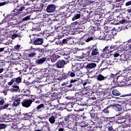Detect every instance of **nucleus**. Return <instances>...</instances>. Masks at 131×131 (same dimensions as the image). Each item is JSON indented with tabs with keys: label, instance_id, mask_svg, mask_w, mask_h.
<instances>
[{
	"label": "nucleus",
	"instance_id": "nucleus-33",
	"mask_svg": "<svg viewBox=\"0 0 131 131\" xmlns=\"http://www.w3.org/2000/svg\"><path fill=\"white\" fill-rule=\"evenodd\" d=\"M112 106H111V104L107 106V107L106 108H105L104 109H103L102 112V113H104L105 114H108L110 113V110H109V108L110 107H111Z\"/></svg>",
	"mask_w": 131,
	"mask_h": 131
},
{
	"label": "nucleus",
	"instance_id": "nucleus-3",
	"mask_svg": "<svg viewBox=\"0 0 131 131\" xmlns=\"http://www.w3.org/2000/svg\"><path fill=\"white\" fill-rule=\"evenodd\" d=\"M67 62L64 60L59 59L55 63V66L58 69H62L64 68Z\"/></svg>",
	"mask_w": 131,
	"mask_h": 131
},
{
	"label": "nucleus",
	"instance_id": "nucleus-59",
	"mask_svg": "<svg viewBox=\"0 0 131 131\" xmlns=\"http://www.w3.org/2000/svg\"><path fill=\"white\" fill-rule=\"evenodd\" d=\"M129 71H131V66H130V67H128L127 68H126L125 70H123L124 73L127 72Z\"/></svg>",
	"mask_w": 131,
	"mask_h": 131
},
{
	"label": "nucleus",
	"instance_id": "nucleus-4",
	"mask_svg": "<svg viewBox=\"0 0 131 131\" xmlns=\"http://www.w3.org/2000/svg\"><path fill=\"white\" fill-rule=\"evenodd\" d=\"M40 53V51L38 49H35L30 54H28V58L32 59L33 58L36 57L39 55Z\"/></svg>",
	"mask_w": 131,
	"mask_h": 131
},
{
	"label": "nucleus",
	"instance_id": "nucleus-34",
	"mask_svg": "<svg viewBox=\"0 0 131 131\" xmlns=\"http://www.w3.org/2000/svg\"><path fill=\"white\" fill-rule=\"evenodd\" d=\"M68 116L70 122H72L74 120L75 115L74 114L71 113L68 115Z\"/></svg>",
	"mask_w": 131,
	"mask_h": 131
},
{
	"label": "nucleus",
	"instance_id": "nucleus-36",
	"mask_svg": "<svg viewBox=\"0 0 131 131\" xmlns=\"http://www.w3.org/2000/svg\"><path fill=\"white\" fill-rule=\"evenodd\" d=\"M19 104H20V101L17 98L15 99V100H14V101H13V103H12V105H13V106H17L19 105Z\"/></svg>",
	"mask_w": 131,
	"mask_h": 131
},
{
	"label": "nucleus",
	"instance_id": "nucleus-14",
	"mask_svg": "<svg viewBox=\"0 0 131 131\" xmlns=\"http://www.w3.org/2000/svg\"><path fill=\"white\" fill-rule=\"evenodd\" d=\"M111 106L116 112H120L122 111V106L121 105H120L119 104L113 103L111 104Z\"/></svg>",
	"mask_w": 131,
	"mask_h": 131
},
{
	"label": "nucleus",
	"instance_id": "nucleus-16",
	"mask_svg": "<svg viewBox=\"0 0 131 131\" xmlns=\"http://www.w3.org/2000/svg\"><path fill=\"white\" fill-rule=\"evenodd\" d=\"M91 50H92L91 53L93 56H96L99 54V50L97 48L96 45H93Z\"/></svg>",
	"mask_w": 131,
	"mask_h": 131
},
{
	"label": "nucleus",
	"instance_id": "nucleus-52",
	"mask_svg": "<svg viewBox=\"0 0 131 131\" xmlns=\"http://www.w3.org/2000/svg\"><path fill=\"white\" fill-rule=\"evenodd\" d=\"M24 93H25V95L24 96H28L31 93V91L29 90H26V91H24Z\"/></svg>",
	"mask_w": 131,
	"mask_h": 131
},
{
	"label": "nucleus",
	"instance_id": "nucleus-61",
	"mask_svg": "<svg viewBox=\"0 0 131 131\" xmlns=\"http://www.w3.org/2000/svg\"><path fill=\"white\" fill-rule=\"evenodd\" d=\"M84 91L85 92H87V91H90L91 90V86H88L86 87L84 86Z\"/></svg>",
	"mask_w": 131,
	"mask_h": 131
},
{
	"label": "nucleus",
	"instance_id": "nucleus-22",
	"mask_svg": "<svg viewBox=\"0 0 131 131\" xmlns=\"http://www.w3.org/2000/svg\"><path fill=\"white\" fill-rule=\"evenodd\" d=\"M120 56L121 60L125 61V60H128V59H129V55H128L125 53H124L122 54H120Z\"/></svg>",
	"mask_w": 131,
	"mask_h": 131
},
{
	"label": "nucleus",
	"instance_id": "nucleus-21",
	"mask_svg": "<svg viewBox=\"0 0 131 131\" xmlns=\"http://www.w3.org/2000/svg\"><path fill=\"white\" fill-rule=\"evenodd\" d=\"M69 78V74L67 73H63L61 74L59 78V80L60 81H63L66 80L67 78Z\"/></svg>",
	"mask_w": 131,
	"mask_h": 131
},
{
	"label": "nucleus",
	"instance_id": "nucleus-18",
	"mask_svg": "<svg viewBox=\"0 0 131 131\" xmlns=\"http://www.w3.org/2000/svg\"><path fill=\"white\" fill-rule=\"evenodd\" d=\"M60 57L61 56L59 55L58 54H53L50 57L51 62H55L58 58H60Z\"/></svg>",
	"mask_w": 131,
	"mask_h": 131
},
{
	"label": "nucleus",
	"instance_id": "nucleus-50",
	"mask_svg": "<svg viewBox=\"0 0 131 131\" xmlns=\"http://www.w3.org/2000/svg\"><path fill=\"white\" fill-rule=\"evenodd\" d=\"M90 17V15H87L86 16V17L87 18H84L83 19V23H82V24H83L84 23H86L87 21H90V18H89V17Z\"/></svg>",
	"mask_w": 131,
	"mask_h": 131
},
{
	"label": "nucleus",
	"instance_id": "nucleus-57",
	"mask_svg": "<svg viewBox=\"0 0 131 131\" xmlns=\"http://www.w3.org/2000/svg\"><path fill=\"white\" fill-rule=\"evenodd\" d=\"M38 117L39 119L42 120V119H48L49 118V117L48 116H46L45 117H42L41 116H38Z\"/></svg>",
	"mask_w": 131,
	"mask_h": 131
},
{
	"label": "nucleus",
	"instance_id": "nucleus-51",
	"mask_svg": "<svg viewBox=\"0 0 131 131\" xmlns=\"http://www.w3.org/2000/svg\"><path fill=\"white\" fill-rule=\"evenodd\" d=\"M32 115H33V114L31 112L25 114V116L27 118H31V117H32Z\"/></svg>",
	"mask_w": 131,
	"mask_h": 131
},
{
	"label": "nucleus",
	"instance_id": "nucleus-29",
	"mask_svg": "<svg viewBox=\"0 0 131 131\" xmlns=\"http://www.w3.org/2000/svg\"><path fill=\"white\" fill-rule=\"evenodd\" d=\"M16 13L15 12H14V11H12V13L10 14V15H8L7 17V18H8V20H11L12 19H14V17L15 16H18V15H15Z\"/></svg>",
	"mask_w": 131,
	"mask_h": 131
},
{
	"label": "nucleus",
	"instance_id": "nucleus-45",
	"mask_svg": "<svg viewBox=\"0 0 131 131\" xmlns=\"http://www.w3.org/2000/svg\"><path fill=\"white\" fill-rule=\"evenodd\" d=\"M41 131H51L50 127H41Z\"/></svg>",
	"mask_w": 131,
	"mask_h": 131
},
{
	"label": "nucleus",
	"instance_id": "nucleus-13",
	"mask_svg": "<svg viewBox=\"0 0 131 131\" xmlns=\"http://www.w3.org/2000/svg\"><path fill=\"white\" fill-rule=\"evenodd\" d=\"M56 6L53 4H50L47 7L46 11L48 13H52L55 11Z\"/></svg>",
	"mask_w": 131,
	"mask_h": 131
},
{
	"label": "nucleus",
	"instance_id": "nucleus-48",
	"mask_svg": "<svg viewBox=\"0 0 131 131\" xmlns=\"http://www.w3.org/2000/svg\"><path fill=\"white\" fill-rule=\"evenodd\" d=\"M9 105H10L9 104H6L5 105L0 106V110L2 111L3 110L7 109L8 108Z\"/></svg>",
	"mask_w": 131,
	"mask_h": 131
},
{
	"label": "nucleus",
	"instance_id": "nucleus-53",
	"mask_svg": "<svg viewBox=\"0 0 131 131\" xmlns=\"http://www.w3.org/2000/svg\"><path fill=\"white\" fill-rule=\"evenodd\" d=\"M75 99H76V102L81 101L83 99L82 96H78L77 97H76Z\"/></svg>",
	"mask_w": 131,
	"mask_h": 131
},
{
	"label": "nucleus",
	"instance_id": "nucleus-56",
	"mask_svg": "<svg viewBox=\"0 0 131 131\" xmlns=\"http://www.w3.org/2000/svg\"><path fill=\"white\" fill-rule=\"evenodd\" d=\"M6 124L1 123L0 124V129H4V128H6Z\"/></svg>",
	"mask_w": 131,
	"mask_h": 131
},
{
	"label": "nucleus",
	"instance_id": "nucleus-8",
	"mask_svg": "<svg viewBox=\"0 0 131 131\" xmlns=\"http://www.w3.org/2000/svg\"><path fill=\"white\" fill-rule=\"evenodd\" d=\"M112 58L110 57L109 60H103L101 62V66L103 67H104V68H106V69L108 68V66H111L113 64V62H114V60H113L111 59Z\"/></svg>",
	"mask_w": 131,
	"mask_h": 131
},
{
	"label": "nucleus",
	"instance_id": "nucleus-46",
	"mask_svg": "<svg viewBox=\"0 0 131 131\" xmlns=\"http://www.w3.org/2000/svg\"><path fill=\"white\" fill-rule=\"evenodd\" d=\"M90 115V116L91 117V118L92 119H94L95 118H96V119H98L99 118L96 116V114L95 113H89Z\"/></svg>",
	"mask_w": 131,
	"mask_h": 131
},
{
	"label": "nucleus",
	"instance_id": "nucleus-42",
	"mask_svg": "<svg viewBox=\"0 0 131 131\" xmlns=\"http://www.w3.org/2000/svg\"><path fill=\"white\" fill-rule=\"evenodd\" d=\"M68 74V77H74L76 76L75 73L74 72H71V71H68L67 72Z\"/></svg>",
	"mask_w": 131,
	"mask_h": 131
},
{
	"label": "nucleus",
	"instance_id": "nucleus-58",
	"mask_svg": "<svg viewBox=\"0 0 131 131\" xmlns=\"http://www.w3.org/2000/svg\"><path fill=\"white\" fill-rule=\"evenodd\" d=\"M63 119H64V121L65 122H68V121H70V119H69V115H68L67 116H64L63 117Z\"/></svg>",
	"mask_w": 131,
	"mask_h": 131
},
{
	"label": "nucleus",
	"instance_id": "nucleus-38",
	"mask_svg": "<svg viewBox=\"0 0 131 131\" xmlns=\"http://www.w3.org/2000/svg\"><path fill=\"white\" fill-rule=\"evenodd\" d=\"M45 107V104L41 103L37 106V111H38V112H40L41 109H44Z\"/></svg>",
	"mask_w": 131,
	"mask_h": 131
},
{
	"label": "nucleus",
	"instance_id": "nucleus-1",
	"mask_svg": "<svg viewBox=\"0 0 131 131\" xmlns=\"http://www.w3.org/2000/svg\"><path fill=\"white\" fill-rule=\"evenodd\" d=\"M113 17L115 21V24H123L127 23V20L125 19V17H123L122 14H120L119 15L117 14V13H115L113 15Z\"/></svg>",
	"mask_w": 131,
	"mask_h": 131
},
{
	"label": "nucleus",
	"instance_id": "nucleus-64",
	"mask_svg": "<svg viewBox=\"0 0 131 131\" xmlns=\"http://www.w3.org/2000/svg\"><path fill=\"white\" fill-rule=\"evenodd\" d=\"M127 78L129 79V80H131V72L127 73Z\"/></svg>",
	"mask_w": 131,
	"mask_h": 131
},
{
	"label": "nucleus",
	"instance_id": "nucleus-17",
	"mask_svg": "<svg viewBox=\"0 0 131 131\" xmlns=\"http://www.w3.org/2000/svg\"><path fill=\"white\" fill-rule=\"evenodd\" d=\"M97 67V64L95 63H88V64L84 67V68L88 71H90L91 69L95 68Z\"/></svg>",
	"mask_w": 131,
	"mask_h": 131
},
{
	"label": "nucleus",
	"instance_id": "nucleus-23",
	"mask_svg": "<svg viewBox=\"0 0 131 131\" xmlns=\"http://www.w3.org/2000/svg\"><path fill=\"white\" fill-rule=\"evenodd\" d=\"M70 39H72V37L63 38L62 40H60L59 41H58V42L59 45H63L64 44L68 43V41H70Z\"/></svg>",
	"mask_w": 131,
	"mask_h": 131
},
{
	"label": "nucleus",
	"instance_id": "nucleus-37",
	"mask_svg": "<svg viewBox=\"0 0 131 131\" xmlns=\"http://www.w3.org/2000/svg\"><path fill=\"white\" fill-rule=\"evenodd\" d=\"M112 95L116 96H120L121 95V93L117 90H113L112 91Z\"/></svg>",
	"mask_w": 131,
	"mask_h": 131
},
{
	"label": "nucleus",
	"instance_id": "nucleus-5",
	"mask_svg": "<svg viewBox=\"0 0 131 131\" xmlns=\"http://www.w3.org/2000/svg\"><path fill=\"white\" fill-rule=\"evenodd\" d=\"M118 84L121 86H124L127 83V80L126 79H124L123 77L119 76L117 78L116 80Z\"/></svg>",
	"mask_w": 131,
	"mask_h": 131
},
{
	"label": "nucleus",
	"instance_id": "nucleus-41",
	"mask_svg": "<svg viewBox=\"0 0 131 131\" xmlns=\"http://www.w3.org/2000/svg\"><path fill=\"white\" fill-rule=\"evenodd\" d=\"M12 88H13V91L14 92H18V91H19V87L18 85H16L15 84H13V85H12Z\"/></svg>",
	"mask_w": 131,
	"mask_h": 131
},
{
	"label": "nucleus",
	"instance_id": "nucleus-27",
	"mask_svg": "<svg viewBox=\"0 0 131 131\" xmlns=\"http://www.w3.org/2000/svg\"><path fill=\"white\" fill-rule=\"evenodd\" d=\"M104 36L102 38V39L106 41L111 40L113 38L112 35L110 34H107L106 35L104 34Z\"/></svg>",
	"mask_w": 131,
	"mask_h": 131
},
{
	"label": "nucleus",
	"instance_id": "nucleus-6",
	"mask_svg": "<svg viewBox=\"0 0 131 131\" xmlns=\"http://www.w3.org/2000/svg\"><path fill=\"white\" fill-rule=\"evenodd\" d=\"M79 79L78 78H73L70 80L69 84L67 85V87L71 88L73 86H77L79 85Z\"/></svg>",
	"mask_w": 131,
	"mask_h": 131
},
{
	"label": "nucleus",
	"instance_id": "nucleus-24",
	"mask_svg": "<svg viewBox=\"0 0 131 131\" xmlns=\"http://www.w3.org/2000/svg\"><path fill=\"white\" fill-rule=\"evenodd\" d=\"M63 57L66 60V62H69V61L71 60L72 59V58L71 57V55L69 53H64L63 54Z\"/></svg>",
	"mask_w": 131,
	"mask_h": 131
},
{
	"label": "nucleus",
	"instance_id": "nucleus-31",
	"mask_svg": "<svg viewBox=\"0 0 131 131\" xmlns=\"http://www.w3.org/2000/svg\"><path fill=\"white\" fill-rule=\"evenodd\" d=\"M79 94L76 93L73 96L69 95L68 96L65 97V98L67 100H74L75 99L76 97L75 96L78 95Z\"/></svg>",
	"mask_w": 131,
	"mask_h": 131
},
{
	"label": "nucleus",
	"instance_id": "nucleus-55",
	"mask_svg": "<svg viewBox=\"0 0 131 131\" xmlns=\"http://www.w3.org/2000/svg\"><path fill=\"white\" fill-rule=\"evenodd\" d=\"M123 3H124L120 2L119 3L116 4V7L117 8L122 7V6L123 5Z\"/></svg>",
	"mask_w": 131,
	"mask_h": 131
},
{
	"label": "nucleus",
	"instance_id": "nucleus-44",
	"mask_svg": "<svg viewBox=\"0 0 131 131\" xmlns=\"http://www.w3.org/2000/svg\"><path fill=\"white\" fill-rule=\"evenodd\" d=\"M88 37L87 38V39L85 40V42H90V41L93 40L94 39V37H93V35H88Z\"/></svg>",
	"mask_w": 131,
	"mask_h": 131
},
{
	"label": "nucleus",
	"instance_id": "nucleus-35",
	"mask_svg": "<svg viewBox=\"0 0 131 131\" xmlns=\"http://www.w3.org/2000/svg\"><path fill=\"white\" fill-rule=\"evenodd\" d=\"M62 33L63 34H69V32L70 31V29L68 27H64L62 29Z\"/></svg>",
	"mask_w": 131,
	"mask_h": 131
},
{
	"label": "nucleus",
	"instance_id": "nucleus-62",
	"mask_svg": "<svg viewBox=\"0 0 131 131\" xmlns=\"http://www.w3.org/2000/svg\"><path fill=\"white\" fill-rule=\"evenodd\" d=\"M92 29L95 31H97L99 30V27L97 25H95V26L92 27Z\"/></svg>",
	"mask_w": 131,
	"mask_h": 131
},
{
	"label": "nucleus",
	"instance_id": "nucleus-12",
	"mask_svg": "<svg viewBox=\"0 0 131 131\" xmlns=\"http://www.w3.org/2000/svg\"><path fill=\"white\" fill-rule=\"evenodd\" d=\"M91 51H89L85 54H84L82 53L81 55L79 56L78 57L79 59H82V58H85H85H92L93 56V55H92V53H91Z\"/></svg>",
	"mask_w": 131,
	"mask_h": 131
},
{
	"label": "nucleus",
	"instance_id": "nucleus-25",
	"mask_svg": "<svg viewBox=\"0 0 131 131\" xmlns=\"http://www.w3.org/2000/svg\"><path fill=\"white\" fill-rule=\"evenodd\" d=\"M102 51L103 53L101 54V56H102V57L105 56V55L106 54H109L110 53L109 47L108 46L105 47L104 49H103Z\"/></svg>",
	"mask_w": 131,
	"mask_h": 131
},
{
	"label": "nucleus",
	"instance_id": "nucleus-11",
	"mask_svg": "<svg viewBox=\"0 0 131 131\" xmlns=\"http://www.w3.org/2000/svg\"><path fill=\"white\" fill-rule=\"evenodd\" d=\"M40 53L38 55V59L36 60L35 62L37 64H41L43 63L46 61H47L46 57H41Z\"/></svg>",
	"mask_w": 131,
	"mask_h": 131
},
{
	"label": "nucleus",
	"instance_id": "nucleus-40",
	"mask_svg": "<svg viewBox=\"0 0 131 131\" xmlns=\"http://www.w3.org/2000/svg\"><path fill=\"white\" fill-rule=\"evenodd\" d=\"M49 121L51 124L55 122L56 120H55V118L54 117V116H51V117L49 118Z\"/></svg>",
	"mask_w": 131,
	"mask_h": 131
},
{
	"label": "nucleus",
	"instance_id": "nucleus-15",
	"mask_svg": "<svg viewBox=\"0 0 131 131\" xmlns=\"http://www.w3.org/2000/svg\"><path fill=\"white\" fill-rule=\"evenodd\" d=\"M30 8H26L25 7L22 6L21 7L19 8V9H15L13 10V12L16 13L15 15H18V14L21 13V12L23 11L24 10H26V11H28V9H30Z\"/></svg>",
	"mask_w": 131,
	"mask_h": 131
},
{
	"label": "nucleus",
	"instance_id": "nucleus-54",
	"mask_svg": "<svg viewBox=\"0 0 131 131\" xmlns=\"http://www.w3.org/2000/svg\"><path fill=\"white\" fill-rule=\"evenodd\" d=\"M24 98V95H19L18 96H17V98L16 99L18 100L19 101H21V99H23Z\"/></svg>",
	"mask_w": 131,
	"mask_h": 131
},
{
	"label": "nucleus",
	"instance_id": "nucleus-43",
	"mask_svg": "<svg viewBox=\"0 0 131 131\" xmlns=\"http://www.w3.org/2000/svg\"><path fill=\"white\" fill-rule=\"evenodd\" d=\"M64 14L66 17H69L71 15L72 12L71 11H65Z\"/></svg>",
	"mask_w": 131,
	"mask_h": 131
},
{
	"label": "nucleus",
	"instance_id": "nucleus-9",
	"mask_svg": "<svg viewBox=\"0 0 131 131\" xmlns=\"http://www.w3.org/2000/svg\"><path fill=\"white\" fill-rule=\"evenodd\" d=\"M88 125H90V124H88V123L85 121H82L79 123H78V125H75L74 127H78L77 128V131L79 130V127H81V129H84L85 127H88Z\"/></svg>",
	"mask_w": 131,
	"mask_h": 131
},
{
	"label": "nucleus",
	"instance_id": "nucleus-39",
	"mask_svg": "<svg viewBox=\"0 0 131 131\" xmlns=\"http://www.w3.org/2000/svg\"><path fill=\"white\" fill-rule=\"evenodd\" d=\"M40 122L42 123V124H43V126H42V127H50L48 122L46 121H40Z\"/></svg>",
	"mask_w": 131,
	"mask_h": 131
},
{
	"label": "nucleus",
	"instance_id": "nucleus-47",
	"mask_svg": "<svg viewBox=\"0 0 131 131\" xmlns=\"http://www.w3.org/2000/svg\"><path fill=\"white\" fill-rule=\"evenodd\" d=\"M36 99V97L35 96L31 95V99H29V100L32 104L33 102H34Z\"/></svg>",
	"mask_w": 131,
	"mask_h": 131
},
{
	"label": "nucleus",
	"instance_id": "nucleus-60",
	"mask_svg": "<svg viewBox=\"0 0 131 131\" xmlns=\"http://www.w3.org/2000/svg\"><path fill=\"white\" fill-rule=\"evenodd\" d=\"M114 117H107V119L110 121V122L113 123L114 121Z\"/></svg>",
	"mask_w": 131,
	"mask_h": 131
},
{
	"label": "nucleus",
	"instance_id": "nucleus-63",
	"mask_svg": "<svg viewBox=\"0 0 131 131\" xmlns=\"http://www.w3.org/2000/svg\"><path fill=\"white\" fill-rule=\"evenodd\" d=\"M110 48H113L114 49V50H117V48H118V46L117 45H112L111 47H110Z\"/></svg>",
	"mask_w": 131,
	"mask_h": 131
},
{
	"label": "nucleus",
	"instance_id": "nucleus-26",
	"mask_svg": "<svg viewBox=\"0 0 131 131\" xmlns=\"http://www.w3.org/2000/svg\"><path fill=\"white\" fill-rule=\"evenodd\" d=\"M30 18V16H27L25 17H23L21 18H20V20L19 21H18V23H14L13 22H12V24H13V25H17V24H20V23H22L25 21H27L28 20H29Z\"/></svg>",
	"mask_w": 131,
	"mask_h": 131
},
{
	"label": "nucleus",
	"instance_id": "nucleus-7",
	"mask_svg": "<svg viewBox=\"0 0 131 131\" xmlns=\"http://www.w3.org/2000/svg\"><path fill=\"white\" fill-rule=\"evenodd\" d=\"M21 76L12 78V79H11V80H10V81L8 82V85H12L15 82V83H16V84H19V83L21 82Z\"/></svg>",
	"mask_w": 131,
	"mask_h": 131
},
{
	"label": "nucleus",
	"instance_id": "nucleus-20",
	"mask_svg": "<svg viewBox=\"0 0 131 131\" xmlns=\"http://www.w3.org/2000/svg\"><path fill=\"white\" fill-rule=\"evenodd\" d=\"M113 125H114V124L112 122H109V123H107L105 127H106V128H107V131H115V130L113 127Z\"/></svg>",
	"mask_w": 131,
	"mask_h": 131
},
{
	"label": "nucleus",
	"instance_id": "nucleus-2",
	"mask_svg": "<svg viewBox=\"0 0 131 131\" xmlns=\"http://www.w3.org/2000/svg\"><path fill=\"white\" fill-rule=\"evenodd\" d=\"M29 36L31 39L30 43L35 45H41L43 42V39L42 38H36V36L34 35H30Z\"/></svg>",
	"mask_w": 131,
	"mask_h": 131
},
{
	"label": "nucleus",
	"instance_id": "nucleus-49",
	"mask_svg": "<svg viewBox=\"0 0 131 131\" xmlns=\"http://www.w3.org/2000/svg\"><path fill=\"white\" fill-rule=\"evenodd\" d=\"M95 31L92 28H91V29L88 32V35L94 36V34L95 33Z\"/></svg>",
	"mask_w": 131,
	"mask_h": 131
},
{
	"label": "nucleus",
	"instance_id": "nucleus-10",
	"mask_svg": "<svg viewBox=\"0 0 131 131\" xmlns=\"http://www.w3.org/2000/svg\"><path fill=\"white\" fill-rule=\"evenodd\" d=\"M32 104V103L29 99H24V100H23V102H21V105L26 108H28L30 107Z\"/></svg>",
	"mask_w": 131,
	"mask_h": 131
},
{
	"label": "nucleus",
	"instance_id": "nucleus-30",
	"mask_svg": "<svg viewBox=\"0 0 131 131\" xmlns=\"http://www.w3.org/2000/svg\"><path fill=\"white\" fill-rule=\"evenodd\" d=\"M97 80L99 81H102L105 80L107 78V77H104L101 74H99L98 76H96Z\"/></svg>",
	"mask_w": 131,
	"mask_h": 131
},
{
	"label": "nucleus",
	"instance_id": "nucleus-28",
	"mask_svg": "<svg viewBox=\"0 0 131 131\" xmlns=\"http://www.w3.org/2000/svg\"><path fill=\"white\" fill-rule=\"evenodd\" d=\"M118 76L116 74H114L111 73L110 74V79H111V80H112V81L114 83H116V81L118 78Z\"/></svg>",
	"mask_w": 131,
	"mask_h": 131
},
{
	"label": "nucleus",
	"instance_id": "nucleus-19",
	"mask_svg": "<svg viewBox=\"0 0 131 131\" xmlns=\"http://www.w3.org/2000/svg\"><path fill=\"white\" fill-rule=\"evenodd\" d=\"M51 97L53 99H58L60 97V93L58 91H55L51 94Z\"/></svg>",
	"mask_w": 131,
	"mask_h": 131
},
{
	"label": "nucleus",
	"instance_id": "nucleus-32",
	"mask_svg": "<svg viewBox=\"0 0 131 131\" xmlns=\"http://www.w3.org/2000/svg\"><path fill=\"white\" fill-rule=\"evenodd\" d=\"M81 17V14L80 13L79 14H75L74 16L72 18V21H75V20H77Z\"/></svg>",
	"mask_w": 131,
	"mask_h": 131
}]
</instances>
